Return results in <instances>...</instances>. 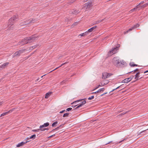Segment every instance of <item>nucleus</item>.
Segmentation results:
<instances>
[{"instance_id": "f257e3e1", "label": "nucleus", "mask_w": 148, "mask_h": 148, "mask_svg": "<svg viewBox=\"0 0 148 148\" xmlns=\"http://www.w3.org/2000/svg\"><path fill=\"white\" fill-rule=\"evenodd\" d=\"M36 38L37 37L35 36H32L30 37L25 38L22 40L20 44L23 45L33 42Z\"/></svg>"}, {"instance_id": "f03ea898", "label": "nucleus", "mask_w": 148, "mask_h": 148, "mask_svg": "<svg viewBox=\"0 0 148 148\" xmlns=\"http://www.w3.org/2000/svg\"><path fill=\"white\" fill-rule=\"evenodd\" d=\"M18 19L17 16H14L11 18L9 20L8 23V28L10 29H11V27L12 26L14 22Z\"/></svg>"}, {"instance_id": "7ed1b4c3", "label": "nucleus", "mask_w": 148, "mask_h": 148, "mask_svg": "<svg viewBox=\"0 0 148 148\" xmlns=\"http://www.w3.org/2000/svg\"><path fill=\"white\" fill-rule=\"evenodd\" d=\"M112 62L113 64L116 66H120L121 63V62L119 60V58L118 57H114L113 59Z\"/></svg>"}, {"instance_id": "20e7f679", "label": "nucleus", "mask_w": 148, "mask_h": 148, "mask_svg": "<svg viewBox=\"0 0 148 148\" xmlns=\"http://www.w3.org/2000/svg\"><path fill=\"white\" fill-rule=\"evenodd\" d=\"M118 47H115L112 48L108 53V56H110L113 54L116 53L118 52Z\"/></svg>"}, {"instance_id": "39448f33", "label": "nucleus", "mask_w": 148, "mask_h": 148, "mask_svg": "<svg viewBox=\"0 0 148 148\" xmlns=\"http://www.w3.org/2000/svg\"><path fill=\"white\" fill-rule=\"evenodd\" d=\"M35 21V19H30L29 20L26 21L24 22H23V23L21 24V25L22 26L24 25H25L27 24L30 23H33Z\"/></svg>"}, {"instance_id": "423d86ee", "label": "nucleus", "mask_w": 148, "mask_h": 148, "mask_svg": "<svg viewBox=\"0 0 148 148\" xmlns=\"http://www.w3.org/2000/svg\"><path fill=\"white\" fill-rule=\"evenodd\" d=\"M144 3V1H141L140 3L139 4L137 5L135 8H134L130 10V12H132L134 11H136L137 10H139L140 8H139V7L140 5L141 4H143Z\"/></svg>"}, {"instance_id": "0eeeda50", "label": "nucleus", "mask_w": 148, "mask_h": 148, "mask_svg": "<svg viewBox=\"0 0 148 148\" xmlns=\"http://www.w3.org/2000/svg\"><path fill=\"white\" fill-rule=\"evenodd\" d=\"M112 75V74L110 73H107L105 72L102 74V78L103 79H106L107 78H108Z\"/></svg>"}, {"instance_id": "6e6552de", "label": "nucleus", "mask_w": 148, "mask_h": 148, "mask_svg": "<svg viewBox=\"0 0 148 148\" xmlns=\"http://www.w3.org/2000/svg\"><path fill=\"white\" fill-rule=\"evenodd\" d=\"M24 51V50L23 49L19 50L16 52L12 56L14 57L15 56H19L20 55L23 53Z\"/></svg>"}, {"instance_id": "1a4fd4ad", "label": "nucleus", "mask_w": 148, "mask_h": 148, "mask_svg": "<svg viewBox=\"0 0 148 148\" xmlns=\"http://www.w3.org/2000/svg\"><path fill=\"white\" fill-rule=\"evenodd\" d=\"M134 76L132 75L131 76V77L125 79L124 80H123L121 82L122 83H127L128 82H129L130 81H131L133 77H134Z\"/></svg>"}, {"instance_id": "9d476101", "label": "nucleus", "mask_w": 148, "mask_h": 148, "mask_svg": "<svg viewBox=\"0 0 148 148\" xmlns=\"http://www.w3.org/2000/svg\"><path fill=\"white\" fill-rule=\"evenodd\" d=\"M91 4L90 2H87L84 5L83 7L86 9L88 8L90 6Z\"/></svg>"}, {"instance_id": "9b49d317", "label": "nucleus", "mask_w": 148, "mask_h": 148, "mask_svg": "<svg viewBox=\"0 0 148 148\" xmlns=\"http://www.w3.org/2000/svg\"><path fill=\"white\" fill-rule=\"evenodd\" d=\"M81 101H82L81 104H80L79 105L77 106L75 109L81 107H82L83 105L85 104L86 103V101L85 100H81Z\"/></svg>"}, {"instance_id": "f8f14e48", "label": "nucleus", "mask_w": 148, "mask_h": 148, "mask_svg": "<svg viewBox=\"0 0 148 148\" xmlns=\"http://www.w3.org/2000/svg\"><path fill=\"white\" fill-rule=\"evenodd\" d=\"M139 26V24H137L135 25H134V26L132 27L131 28L129 29L127 31V32L132 30L138 27Z\"/></svg>"}, {"instance_id": "ddd939ff", "label": "nucleus", "mask_w": 148, "mask_h": 148, "mask_svg": "<svg viewBox=\"0 0 148 148\" xmlns=\"http://www.w3.org/2000/svg\"><path fill=\"white\" fill-rule=\"evenodd\" d=\"M49 125V123H44L43 125L40 126V128H44L45 127H47Z\"/></svg>"}, {"instance_id": "4468645a", "label": "nucleus", "mask_w": 148, "mask_h": 148, "mask_svg": "<svg viewBox=\"0 0 148 148\" xmlns=\"http://www.w3.org/2000/svg\"><path fill=\"white\" fill-rule=\"evenodd\" d=\"M105 90V89L104 88H101L99 89L96 92H93L92 93V94H95V93H97L99 92H103Z\"/></svg>"}, {"instance_id": "2eb2a0df", "label": "nucleus", "mask_w": 148, "mask_h": 148, "mask_svg": "<svg viewBox=\"0 0 148 148\" xmlns=\"http://www.w3.org/2000/svg\"><path fill=\"white\" fill-rule=\"evenodd\" d=\"M29 142V141H27L25 142H22L20 143H18L16 146V147H20L21 146H22L24 144L26 143H27V142Z\"/></svg>"}, {"instance_id": "dca6fc26", "label": "nucleus", "mask_w": 148, "mask_h": 148, "mask_svg": "<svg viewBox=\"0 0 148 148\" xmlns=\"http://www.w3.org/2000/svg\"><path fill=\"white\" fill-rule=\"evenodd\" d=\"M139 74L140 73L138 72L135 75L134 79L136 80H138V78L140 77Z\"/></svg>"}, {"instance_id": "f3484780", "label": "nucleus", "mask_w": 148, "mask_h": 148, "mask_svg": "<svg viewBox=\"0 0 148 148\" xmlns=\"http://www.w3.org/2000/svg\"><path fill=\"white\" fill-rule=\"evenodd\" d=\"M97 27V26H95L92 27L88 30V32H92L93 30H94Z\"/></svg>"}, {"instance_id": "a211bd4d", "label": "nucleus", "mask_w": 148, "mask_h": 148, "mask_svg": "<svg viewBox=\"0 0 148 148\" xmlns=\"http://www.w3.org/2000/svg\"><path fill=\"white\" fill-rule=\"evenodd\" d=\"M12 112V111H11V110H10L9 111H8V112H6L5 113H2V114L0 116V117L2 116H5L7 114H8L9 112Z\"/></svg>"}, {"instance_id": "6ab92c4d", "label": "nucleus", "mask_w": 148, "mask_h": 148, "mask_svg": "<svg viewBox=\"0 0 148 148\" xmlns=\"http://www.w3.org/2000/svg\"><path fill=\"white\" fill-rule=\"evenodd\" d=\"M9 64V62H6L3 64L1 66V68H4L5 66L8 65Z\"/></svg>"}, {"instance_id": "aec40b11", "label": "nucleus", "mask_w": 148, "mask_h": 148, "mask_svg": "<svg viewBox=\"0 0 148 148\" xmlns=\"http://www.w3.org/2000/svg\"><path fill=\"white\" fill-rule=\"evenodd\" d=\"M52 92H51L47 93L45 95V98H48L50 96V95L51 94Z\"/></svg>"}, {"instance_id": "412c9836", "label": "nucleus", "mask_w": 148, "mask_h": 148, "mask_svg": "<svg viewBox=\"0 0 148 148\" xmlns=\"http://www.w3.org/2000/svg\"><path fill=\"white\" fill-rule=\"evenodd\" d=\"M147 6H148V2L142 5L140 7V9H141L142 8H144Z\"/></svg>"}, {"instance_id": "4be33fe9", "label": "nucleus", "mask_w": 148, "mask_h": 148, "mask_svg": "<svg viewBox=\"0 0 148 148\" xmlns=\"http://www.w3.org/2000/svg\"><path fill=\"white\" fill-rule=\"evenodd\" d=\"M81 100H77L75 101L73 103H72V104H75V105L74 107H75V106H77V104H76L79 101H81Z\"/></svg>"}, {"instance_id": "5701e85b", "label": "nucleus", "mask_w": 148, "mask_h": 148, "mask_svg": "<svg viewBox=\"0 0 148 148\" xmlns=\"http://www.w3.org/2000/svg\"><path fill=\"white\" fill-rule=\"evenodd\" d=\"M39 131H44L45 130H48V129L47 128H41L39 129Z\"/></svg>"}, {"instance_id": "b1692460", "label": "nucleus", "mask_w": 148, "mask_h": 148, "mask_svg": "<svg viewBox=\"0 0 148 148\" xmlns=\"http://www.w3.org/2000/svg\"><path fill=\"white\" fill-rule=\"evenodd\" d=\"M130 65L131 66H137V64H134L132 62H131L130 64Z\"/></svg>"}, {"instance_id": "393cba45", "label": "nucleus", "mask_w": 148, "mask_h": 148, "mask_svg": "<svg viewBox=\"0 0 148 148\" xmlns=\"http://www.w3.org/2000/svg\"><path fill=\"white\" fill-rule=\"evenodd\" d=\"M36 136V135L35 134H33L31 136L29 137V138L30 139H34Z\"/></svg>"}, {"instance_id": "a878e982", "label": "nucleus", "mask_w": 148, "mask_h": 148, "mask_svg": "<svg viewBox=\"0 0 148 148\" xmlns=\"http://www.w3.org/2000/svg\"><path fill=\"white\" fill-rule=\"evenodd\" d=\"M101 84V85H98L97 86L96 88H95V89L94 90H95V89H96L97 88H99V87L100 86H103L104 85H105V84Z\"/></svg>"}, {"instance_id": "bb28decb", "label": "nucleus", "mask_w": 148, "mask_h": 148, "mask_svg": "<svg viewBox=\"0 0 148 148\" xmlns=\"http://www.w3.org/2000/svg\"><path fill=\"white\" fill-rule=\"evenodd\" d=\"M69 114V113H66L64 114L63 115V117H68V116Z\"/></svg>"}, {"instance_id": "cd10ccee", "label": "nucleus", "mask_w": 148, "mask_h": 148, "mask_svg": "<svg viewBox=\"0 0 148 148\" xmlns=\"http://www.w3.org/2000/svg\"><path fill=\"white\" fill-rule=\"evenodd\" d=\"M58 123V122L57 121H56L53 123L52 124V127H54L55 126V125H56Z\"/></svg>"}, {"instance_id": "c85d7f7f", "label": "nucleus", "mask_w": 148, "mask_h": 148, "mask_svg": "<svg viewBox=\"0 0 148 148\" xmlns=\"http://www.w3.org/2000/svg\"><path fill=\"white\" fill-rule=\"evenodd\" d=\"M65 63H64L62 64L61 65V66H59V67H57L55 69H54V70H52V71H51L50 72H52V71H53L54 70H56V69H58V68H59V67H60V66H62Z\"/></svg>"}, {"instance_id": "c756f323", "label": "nucleus", "mask_w": 148, "mask_h": 148, "mask_svg": "<svg viewBox=\"0 0 148 148\" xmlns=\"http://www.w3.org/2000/svg\"><path fill=\"white\" fill-rule=\"evenodd\" d=\"M94 98V96H92L91 97H89L88 98V100H91V99H93Z\"/></svg>"}, {"instance_id": "7c9ffc66", "label": "nucleus", "mask_w": 148, "mask_h": 148, "mask_svg": "<svg viewBox=\"0 0 148 148\" xmlns=\"http://www.w3.org/2000/svg\"><path fill=\"white\" fill-rule=\"evenodd\" d=\"M126 139H124L121 140V141L117 143L118 144V143H121L122 142L124 141L125 140H126Z\"/></svg>"}, {"instance_id": "2f4dec72", "label": "nucleus", "mask_w": 148, "mask_h": 148, "mask_svg": "<svg viewBox=\"0 0 148 148\" xmlns=\"http://www.w3.org/2000/svg\"><path fill=\"white\" fill-rule=\"evenodd\" d=\"M72 109V108H67L66 109V110L67 111H70Z\"/></svg>"}, {"instance_id": "473e14b6", "label": "nucleus", "mask_w": 148, "mask_h": 148, "mask_svg": "<svg viewBox=\"0 0 148 148\" xmlns=\"http://www.w3.org/2000/svg\"><path fill=\"white\" fill-rule=\"evenodd\" d=\"M89 32H88V30L87 31H86L84 33L85 36L87 35Z\"/></svg>"}, {"instance_id": "72a5a7b5", "label": "nucleus", "mask_w": 148, "mask_h": 148, "mask_svg": "<svg viewBox=\"0 0 148 148\" xmlns=\"http://www.w3.org/2000/svg\"><path fill=\"white\" fill-rule=\"evenodd\" d=\"M103 20V19L102 20H101V21H97L96 22V24H98V23H99L100 22L102 21Z\"/></svg>"}, {"instance_id": "f704fd0d", "label": "nucleus", "mask_w": 148, "mask_h": 148, "mask_svg": "<svg viewBox=\"0 0 148 148\" xmlns=\"http://www.w3.org/2000/svg\"><path fill=\"white\" fill-rule=\"evenodd\" d=\"M79 36H85V35H84V33H83L81 34H80L79 35Z\"/></svg>"}, {"instance_id": "c9c22d12", "label": "nucleus", "mask_w": 148, "mask_h": 148, "mask_svg": "<svg viewBox=\"0 0 148 148\" xmlns=\"http://www.w3.org/2000/svg\"><path fill=\"white\" fill-rule=\"evenodd\" d=\"M33 132H38L39 131V129L36 130H32Z\"/></svg>"}, {"instance_id": "e433bc0d", "label": "nucleus", "mask_w": 148, "mask_h": 148, "mask_svg": "<svg viewBox=\"0 0 148 148\" xmlns=\"http://www.w3.org/2000/svg\"><path fill=\"white\" fill-rule=\"evenodd\" d=\"M65 110H63L62 111H60L59 113H62L64 112H65Z\"/></svg>"}, {"instance_id": "4c0bfd02", "label": "nucleus", "mask_w": 148, "mask_h": 148, "mask_svg": "<svg viewBox=\"0 0 148 148\" xmlns=\"http://www.w3.org/2000/svg\"><path fill=\"white\" fill-rule=\"evenodd\" d=\"M119 87H120V86H118V87H117V88H116L114 89H113V90H112V91H114V90H116V89H117L118 88H119Z\"/></svg>"}, {"instance_id": "58836bf2", "label": "nucleus", "mask_w": 148, "mask_h": 148, "mask_svg": "<svg viewBox=\"0 0 148 148\" xmlns=\"http://www.w3.org/2000/svg\"><path fill=\"white\" fill-rule=\"evenodd\" d=\"M30 138H29V137H28L27 138H26V140H28L27 141H28V140L30 139Z\"/></svg>"}, {"instance_id": "ea45409f", "label": "nucleus", "mask_w": 148, "mask_h": 148, "mask_svg": "<svg viewBox=\"0 0 148 148\" xmlns=\"http://www.w3.org/2000/svg\"><path fill=\"white\" fill-rule=\"evenodd\" d=\"M107 92H106V93H104V94H102V95H101V96H103V95H105V94H107Z\"/></svg>"}, {"instance_id": "a19ab883", "label": "nucleus", "mask_w": 148, "mask_h": 148, "mask_svg": "<svg viewBox=\"0 0 148 148\" xmlns=\"http://www.w3.org/2000/svg\"><path fill=\"white\" fill-rule=\"evenodd\" d=\"M145 130H145L143 131H142V132H140V134H141V133H142L143 132H145Z\"/></svg>"}, {"instance_id": "79ce46f5", "label": "nucleus", "mask_w": 148, "mask_h": 148, "mask_svg": "<svg viewBox=\"0 0 148 148\" xmlns=\"http://www.w3.org/2000/svg\"><path fill=\"white\" fill-rule=\"evenodd\" d=\"M3 103L2 102H0V106Z\"/></svg>"}, {"instance_id": "37998d69", "label": "nucleus", "mask_w": 148, "mask_h": 148, "mask_svg": "<svg viewBox=\"0 0 148 148\" xmlns=\"http://www.w3.org/2000/svg\"><path fill=\"white\" fill-rule=\"evenodd\" d=\"M148 72V70H147V71H145V72H144V73H147V72Z\"/></svg>"}, {"instance_id": "c03bdc74", "label": "nucleus", "mask_w": 148, "mask_h": 148, "mask_svg": "<svg viewBox=\"0 0 148 148\" xmlns=\"http://www.w3.org/2000/svg\"><path fill=\"white\" fill-rule=\"evenodd\" d=\"M138 70V69H136L134 71V72H135V71L137 70Z\"/></svg>"}, {"instance_id": "a18cd8bd", "label": "nucleus", "mask_w": 148, "mask_h": 148, "mask_svg": "<svg viewBox=\"0 0 148 148\" xmlns=\"http://www.w3.org/2000/svg\"><path fill=\"white\" fill-rule=\"evenodd\" d=\"M38 80H39V78H38V79H37L36 80V82L37 81H38Z\"/></svg>"}, {"instance_id": "49530a36", "label": "nucleus", "mask_w": 148, "mask_h": 148, "mask_svg": "<svg viewBox=\"0 0 148 148\" xmlns=\"http://www.w3.org/2000/svg\"><path fill=\"white\" fill-rule=\"evenodd\" d=\"M45 75H43V76H41V78H42V77H43V76H44Z\"/></svg>"}, {"instance_id": "de8ad7c7", "label": "nucleus", "mask_w": 148, "mask_h": 148, "mask_svg": "<svg viewBox=\"0 0 148 148\" xmlns=\"http://www.w3.org/2000/svg\"><path fill=\"white\" fill-rule=\"evenodd\" d=\"M110 143V142H109L108 143H107V144H109V143Z\"/></svg>"}, {"instance_id": "09e8293b", "label": "nucleus", "mask_w": 148, "mask_h": 148, "mask_svg": "<svg viewBox=\"0 0 148 148\" xmlns=\"http://www.w3.org/2000/svg\"><path fill=\"white\" fill-rule=\"evenodd\" d=\"M52 136H50V137H51Z\"/></svg>"}]
</instances>
